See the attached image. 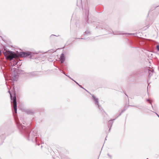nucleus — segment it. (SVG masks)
I'll return each instance as SVG.
<instances>
[{"label":"nucleus","mask_w":159,"mask_h":159,"mask_svg":"<svg viewBox=\"0 0 159 159\" xmlns=\"http://www.w3.org/2000/svg\"><path fill=\"white\" fill-rule=\"evenodd\" d=\"M9 92L10 95L11 99V102H13V107L14 110L15 112V113H17V106H16V97L15 96H14L13 98H12V97L11 96V94L10 91H9Z\"/></svg>","instance_id":"nucleus-2"},{"label":"nucleus","mask_w":159,"mask_h":159,"mask_svg":"<svg viewBox=\"0 0 159 159\" xmlns=\"http://www.w3.org/2000/svg\"><path fill=\"white\" fill-rule=\"evenodd\" d=\"M156 114L159 117V116H158V115L157 113H156Z\"/></svg>","instance_id":"nucleus-7"},{"label":"nucleus","mask_w":159,"mask_h":159,"mask_svg":"<svg viewBox=\"0 0 159 159\" xmlns=\"http://www.w3.org/2000/svg\"><path fill=\"white\" fill-rule=\"evenodd\" d=\"M92 97H93V98H94V101L95 102V104L98 105V99L96 98L93 95L92 96Z\"/></svg>","instance_id":"nucleus-5"},{"label":"nucleus","mask_w":159,"mask_h":159,"mask_svg":"<svg viewBox=\"0 0 159 159\" xmlns=\"http://www.w3.org/2000/svg\"><path fill=\"white\" fill-rule=\"evenodd\" d=\"M98 107H99V105H98Z\"/></svg>","instance_id":"nucleus-12"},{"label":"nucleus","mask_w":159,"mask_h":159,"mask_svg":"<svg viewBox=\"0 0 159 159\" xmlns=\"http://www.w3.org/2000/svg\"><path fill=\"white\" fill-rule=\"evenodd\" d=\"M4 54L7 57V58L9 59L10 60H11L13 58H16L18 57L16 54L12 51H6V52H4Z\"/></svg>","instance_id":"nucleus-1"},{"label":"nucleus","mask_w":159,"mask_h":159,"mask_svg":"<svg viewBox=\"0 0 159 159\" xmlns=\"http://www.w3.org/2000/svg\"><path fill=\"white\" fill-rule=\"evenodd\" d=\"M156 114L159 117V116H158V115L157 113H156Z\"/></svg>","instance_id":"nucleus-10"},{"label":"nucleus","mask_w":159,"mask_h":159,"mask_svg":"<svg viewBox=\"0 0 159 159\" xmlns=\"http://www.w3.org/2000/svg\"><path fill=\"white\" fill-rule=\"evenodd\" d=\"M60 60L61 63H63L65 61V57L64 54L62 53L60 56Z\"/></svg>","instance_id":"nucleus-4"},{"label":"nucleus","mask_w":159,"mask_h":159,"mask_svg":"<svg viewBox=\"0 0 159 159\" xmlns=\"http://www.w3.org/2000/svg\"><path fill=\"white\" fill-rule=\"evenodd\" d=\"M31 53L30 52H23L22 53L21 55L22 57H27L28 56H30V57H31Z\"/></svg>","instance_id":"nucleus-3"},{"label":"nucleus","mask_w":159,"mask_h":159,"mask_svg":"<svg viewBox=\"0 0 159 159\" xmlns=\"http://www.w3.org/2000/svg\"><path fill=\"white\" fill-rule=\"evenodd\" d=\"M156 114L159 117V116H158V115L157 113H156Z\"/></svg>","instance_id":"nucleus-9"},{"label":"nucleus","mask_w":159,"mask_h":159,"mask_svg":"<svg viewBox=\"0 0 159 159\" xmlns=\"http://www.w3.org/2000/svg\"><path fill=\"white\" fill-rule=\"evenodd\" d=\"M156 114L159 117V116H158V115L157 113H156Z\"/></svg>","instance_id":"nucleus-8"},{"label":"nucleus","mask_w":159,"mask_h":159,"mask_svg":"<svg viewBox=\"0 0 159 159\" xmlns=\"http://www.w3.org/2000/svg\"><path fill=\"white\" fill-rule=\"evenodd\" d=\"M157 50L159 51V46L158 45L157 46Z\"/></svg>","instance_id":"nucleus-6"},{"label":"nucleus","mask_w":159,"mask_h":159,"mask_svg":"<svg viewBox=\"0 0 159 159\" xmlns=\"http://www.w3.org/2000/svg\"><path fill=\"white\" fill-rule=\"evenodd\" d=\"M156 114L159 117V116H158V115L157 113H156Z\"/></svg>","instance_id":"nucleus-11"}]
</instances>
